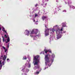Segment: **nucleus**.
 Wrapping results in <instances>:
<instances>
[{"label": "nucleus", "mask_w": 75, "mask_h": 75, "mask_svg": "<svg viewBox=\"0 0 75 75\" xmlns=\"http://www.w3.org/2000/svg\"><path fill=\"white\" fill-rule=\"evenodd\" d=\"M52 32H50V34H52Z\"/></svg>", "instance_id": "51"}, {"label": "nucleus", "mask_w": 75, "mask_h": 75, "mask_svg": "<svg viewBox=\"0 0 75 75\" xmlns=\"http://www.w3.org/2000/svg\"><path fill=\"white\" fill-rule=\"evenodd\" d=\"M4 37H5V38H7V35H5Z\"/></svg>", "instance_id": "24"}, {"label": "nucleus", "mask_w": 75, "mask_h": 75, "mask_svg": "<svg viewBox=\"0 0 75 75\" xmlns=\"http://www.w3.org/2000/svg\"><path fill=\"white\" fill-rule=\"evenodd\" d=\"M52 58H51V60L52 61V63L54 61V58L55 57V55L54 54H52Z\"/></svg>", "instance_id": "4"}, {"label": "nucleus", "mask_w": 75, "mask_h": 75, "mask_svg": "<svg viewBox=\"0 0 75 75\" xmlns=\"http://www.w3.org/2000/svg\"><path fill=\"white\" fill-rule=\"evenodd\" d=\"M0 40H1V38H0Z\"/></svg>", "instance_id": "54"}, {"label": "nucleus", "mask_w": 75, "mask_h": 75, "mask_svg": "<svg viewBox=\"0 0 75 75\" xmlns=\"http://www.w3.org/2000/svg\"><path fill=\"white\" fill-rule=\"evenodd\" d=\"M33 40H35V39L34 38Z\"/></svg>", "instance_id": "46"}, {"label": "nucleus", "mask_w": 75, "mask_h": 75, "mask_svg": "<svg viewBox=\"0 0 75 75\" xmlns=\"http://www.w3.org/2000/svg\"><path fill=\"white\" fill-rule=\"evenodd\" d=\"M25 33H26V35H29V34H30V31L28 30H25Z\"/></svg>", "instance_id": "6"}, {"label": "nucleus", "mask_w": 75, "mask_h": 75, "mask_svg": "<svg viewBox=\"0 0 75 75\" xmlns=\"http://www.w3.org/2000/svg\"><path fill=\"white\" fill-rule=\"evenodd\" d=\"M30 67H31V64H30L29 65V66L28 67V68H30Z\"/></svg>", "instance_id": "25"}, {"label": "nucleus", "mask_w": 75, "mask_h": 75, "mask_svg": "<svg viewBox=\"0 0 75 75\" xmlns=\"http://www.w3.org/2000/svg\"><path fill=\"white\" fill-rule=\"evenodd\" d=\"M34 33H34V29H33L32 30L31 33H30V37H33V36L31 35V34H34Z\"/></svg>", "instance_id": "7"}, {"label": "nucleus", "mask_w": 75, "mask_h": 75, "mask_svg": "<svg viewBox=\"0 0 75 75\" xmlns=\"http://www.w3.org/2000/svg\"><path fill=\"white\" fill-rule=\"evenodd\" d=\"M57 38V39H58V38Z\"/></svg>", "instance_id": "53"}, {"label": "nucleus", "mask_w": 75, "mask_h": 75, "mask_svg": "<svg viewBox=\"0 0 75 75\" xmlns=\"http://www.w3.org/2000/svg\"><path fill=\"white\" fill-rule=\"evenodd\" d=\"M7 52V49H6L5 51V52Z\"/></svg>", "instance_id": "33"}, {"label": "nucleus", "mask_w": 75, "mask_h": 75, "mask_svg": "<svg viewBox=\"0 0 75 75\" xmlns=\"http://www.w3.org/2000/svg\"><path fill=\"white\" fill-rule=\"evenodd\" d=\"M56 33L58 35V34H59V33H60V29L59 28H57L56 31Z\"/></svg>", "instance_id": "5"}, {"label": "nucleus", "mask_w": 75, "mask_h": 75, "mask_svg": "<svg viewBox=\"0 0 75 75\" xmlns=\"http://www.w3.org/2000/svg\"><path fill=\"white\" fill-rule=\"evenodd\" d=\"M2 64H3V65H4V62H2Z\"/></svg>", "instance_id": "31"}, {"label": "nucleus", "mask_w": 75, "mask_h": 75, "mask_svg": "<svg viewBox=\"0 0 75 75\" xmlns=\"http://www.w3.org/2000/svg\"><path fill=\"white\" fill-rule=\"evenodd\" d=\"M1 61H0V65H1Z\"/></svg>", "instance_id": "32"}, {"label": "nucleus", "mask_w": 75, "mask_h": 75, "mask_svg": "<svg viewBox=\"0 0 75 75\" xmlns=\"http://www.w3.org/2000/svg\"><path fill=\"white\" fill-rule=\"evenodd\" d=\"M2 48L4 49V50H5L6 49V48H5V47H4V46L2 47Z\"/></svg>", "instance_id": "28"}, {"label": "nucleus", "mask_w": 75, "mask_h": 75, "mask_svg": "<svg viewBox=\"0 0 75 75\" xmlns=\"http://www.w3.org/2000/svg\"><path fill=\"white\" fill-rule=\"evenodd\" d=\"M6 40L7 41L6 42V43H7L8 42H10V38H9V37H8Z\"/></svg>", "instance_id": "9"}, {"label": "nucleus", "mask_w": 75, "mask_h": 75, "mask_svg": "<svg viewBox=\"0 0 75 75\" xmlns=\"http://www.w3.org/2000/svg\"><path fill=\"white\" fill-rule=\"evenodd\" d=\"M38 32V30L37 29H36V31L35 32V34H37Z\"/></svg>", "instance_id": "11"}, {"label": "nucleus", "mask_w": 75, "mask_h": 75, "mask_svg": "<svg viewBox=\"0 0 75 75\" xmlns=\"http://www.w3.org/2000/svg\"><path fill=\"white\" fill-rule=\"evenodd\" d=\"M0 42H1V40H0Z\"/></svg>", "instance_id": "52"}, {"label": "nucleus", "mask_w": 75, "mask_h": 75, "mask_svg": "<svg viewBox=\"0 0 75 75\" xmlns=\"http://www.w3.org/2000/svg\"><path fill=\"white\" fill-rule=\"evenodd\" d=\"M51 31V29H45V36H47L49 35V30Z\"/></svg>", "instance_id": "1"}, {"label": "nucleus", "mask_w": 75, "mask_h": 75, "mask_svg": "<svg viewBox=\"0 0 75 75\" xmlns=\"http://www.w3.org/2000/svg\"><path fill=\"white\" fill-rule=\"evenodd\" d=\"M63 12H67V11L66 10H64L63 11Z\"/></svg>", "instance_id": "27"}, {"label": "nucleus", "mask_w": 75, "mask_h": 75, "mask_svg": "<svg viewBox=\"0 0 75 75\" xmlns=\"http://www.w3.org/2000/svg\"><path fill=\"white\" fill-rule=\"evenodd\" d=\"M45 69H46V68H45Z\"/></svg>", "instance_id": "59"}, {"label": "nucleus", "mask_w": 75, "mask_h": 75, "mask_svg": "<svg viewBox=\"0 0 75 75\" xmlns=\"http://www.w3.org/2000/svg\"><path fill=\"white\" fill-rule=\"evenodd\" d=\"M3 56L2 55H1V58H3Z\"/></svg>", "instance_id": "34"}, {"label": "nucleus", "mask_w": 75, "mask_h": 75, "mask_svg": "<svg viewBox=\"0 0 75 75\" xmlns=\"http://www.w3.org/2000/svg\"><path fill=\"white\" fill-rule=\"evenodd\" d=\"M47 18V16H42V18L43 21L45 20V19H46Z\"/></svg>", "instance_id": "8"}, {"label": "nucleus", "mask_w": 75, "mask_h": 75, "mask_svg": "<svg viewBox=\"0 0 75 75\" xmlns=\"http://www.w3.org/2000/svg\"><path fill=\"white\" fill-rule=\"evenodd\" d=\"M55 31V29H52V31L53 32V33H54V31Z\"/></svg>", "instance_id": "23"}, {"label": "nucleus", "mask_w": 75, "mask_h": 75, "mask_svg": "<svg viewBox=\"0 0 75 75\" xmlns=\"http://www.w3.org/2000/svg\"><path fill=\"white\" fill-rule=\"evenodd\" d=\"M48 52H50V53H52V52L51 50H48Z\"/></svg>", "instance_id": "16"}, {"label": "nucleus", "mask_w": 75, "mask_h": 75, "mask_svg": "<svg viewBox=\"0 0 75 75\" xmlns=\"http://www.w3.org/2000/svg\"><path fill=\"white\" fill-rule=\"evenodd\" d=\"M33 22H35V20H33Z\"/></svg>", "instance_id": "38"}, {"label": "nucleus", "mask_w": 75, "mask_h": 75, "mask_svg": "<svg viewBox=\"0 0 75 75\" xmlns=\"http://www.w3.org/2000/svg\"><path fill=\"white\" fill-rule=\"evenodd\" d=\"M6 55H4V57L3 58V60H4V61H6Z\"/></svg>", "instance_id": "13"}, {"label": "nucleus", "mask_w": 75, "mask_h": 75, "mask_svg": "<svg viewBox=\"0 0 75 75\" xmlns=\"http://www.w3.org/2000/svg\"><path fill=\"white\" fill-rule=\"evenodd\" d=\"M27 57H25H25H23V59H25L26 60L27 59Z\"/></svg>", "instance_id": "17"}, {"label": "nucleus", "mask_w": 75, "mask_h": 75, "mask_svg": "<svg viewBox=\"0 0 75 75\" xmlns=\"http://www.w3.org/2000/svg\"><path fill=\"white\" fill-rule=\"evenodd\" d=\"M72 7L73 8H74V9L75 8V7H74V6H73Z\"/></svg>", "instance_id": "35"}, {"label": "nucleus", "mask_w": 75, "mask_h": 75, "mask_svg": "<svg viewBox=\"0 0 75 75\" xmlns=\"http://www.w3.org/2000/svg\"><path fill=\"white\" fill-rule=\"evenodd\" d=\"M70 8H71V6H70Z\"/></svg>", "instance_id": "45"}, {"label": "nucleus", "mask_w": 75, "mask_h": 75, "mask_svg": "<svg viewBox=\"0 0 75 75\" xmlns=\"http://www.w3.org/2000/svg\"><path fill=\"white\" fill-rule=\"evenodd\" d=\"M55 27H58V25H55Z\"/></svg>", "instance_id": "44"}, {"label": "nucleus", "mask_w": 75, "mask_h": 75, "mask_svg": "<svg viewBox=\"0 0 75 75\" xmlns=\"http://www.w3.org/2000/svg\"><path fill=\"white\" fill-rule=\"evenodd\" d=\"M8 60H9V59H7V61H8Z\"/></svg>", "instance_id": "39"}, {"label": "nucleus", "mask_w": 75, "mask_h": 75, "mask_svg": "<svg viewBox=\"0 0 75 75\" xmlns=\"http://www.w3.org/2000/svg\"><path fill=\"white\" fill-rule=\"evenodd\" d=\"M26 72H28L29 71H30V70L27 69H26Z\"/></svg>", "instance_id": "18"}, {"label": "nucleus", "mask_w": 75, "mask_h": 75, "mask_svg": "<svg viewBox=\"0 0 75 75\" xmlns=\"http://www.w3.org/2000/svg\"><path fill=\"white\" fill-rule=\"evenodd\" d=\"M62 7V6H59V7Z\"/></svg>", "instance_id": "36"}, {"label": "nucleus", "mask_w": 75, "mask_h": 75, "mask_svg": "<svg viewBox=\"0 0 75 75\" xmlns=\"http://www.w3.org/2000/svg\"><path fill=\"white\" fill-rule=\"evenodd\" d=\"M5 41H6V40H5Z\"/></svg>", "instance_id": "58"}, {"label": "nucleus", "mask_w": 75, "mask_h": 75, "mask_svg": "<svg viewBox=\"0 0 75 75\" xmlns=\"http://www.w3.org/2000/svg\"><path fill=\"white\" fill-rule=\"evenodd\" d=\"M44 51H45V53H46V54H47V52H48V50H46L45 49L44 50Z\"/></svg>", "instance_id": "14"}, {"label": "nucleus", "mask_w": 75, "mask_h": 75, "mask_svg": "<svg viewBox=\"0 0 75 75\" xmlns=\"http://www.w3.org/2000/svg\"><path fill=\"white\" fill-rule=\"evenodd\" d=\"M45 27H46V28H47V26L46 25H45Z\"/></svg>", "instance_id": "49"}, {"label": "nucleus", "mask_w": 75, "mask_h": 75, "mask_svg": "<svg viewBox=\"0 0 75 75\" xmlns=\"http://www.w3.org/2000/svg\"><path fill=\"white\" fill-rule=\"evenodd\" d=\"M40 74V72L39 71H37L36 72V74Z\"/></svg>", "instance_id": "22"}, {"label": "nucleus", "mask_w": 75, "mask_h": 75, "mask_svg": "<svg viewBox=\"0 0 75 75\" xmlns=\"http://www.w3.org/2000/svg\"><path fill=\"white\" fill-rule=\"evenodd\" d=\"M47 3H46L45 4V6H46V5H47Z\"/></svg>", "instance_id": "42"}, {"label": "nucleus", "mask_w": 75, "mask_h": 75, "mask_svg": "<svg viewBox=\"0 0 75 75\" xmlns=\"http://www.w3.org/2000/svg\"><path fill=\"white\" fill-rule=\"evenodd\" d=\"M2 38H3V42H4V37L2 36Z\"/></svg>", "instance_id": "20"}, {"label": "nucleus", "mask_w": 75, "mask_h": 75, "mask_svg": "<svg viewBox=\"0 0 75 75\" xmlns=\"http://www.w3.org/2000/svg\"><path fill=\"white\" fill-rule=\"evenodd\" d=\"M38 65V62H37V61H36L34 64V65Z\"/></svg>", "instance_id": "10"}, {"label": "nucleus", "mask_w": 75, "mask_h": 75, "mask_svg": "<svg viewBox=\"0 0 75 75\" xmlns=\"http://www.w3.org/2000/svg\"><path fill=\"white\" fill-rule=\"evenodd\" d=\"M2 66H3V65H1V67H2Z\"/></svg>", "instance_id": "48"}, {"label": "nucleus", "mask_w": 75, "mask_h": 75, "mask_svg": "<svg viewBox=\"0 0 75 75\" xmlns=\"http://www.w3.org/2000/svg\"><path fill=\"white\" fill-rule=\"evenodd\" d=\"M40 58V56H36L34 57L33 59L35 61H38V59Z\"/></svg>", "instance_id": "3"}, {"label": "nucleus", "mask_w": 75, "mask_h": 75, "mask_svg": "<svg viewBox=\"0 0 75 75\" xmlns=\"http://www.w3.org/2000/svg\"><path fill=\"white\" fill-rule=\"evenodd\" d=\"M2 31H5L6 33V34H7V32H6V30H2Z\"/></svg>", "instance_id": "26"}, {"label": "nucleus", "mask_w": 75, "mask_h": 75, "mask_svg": "<svg viewBox=\"0 0 75 75\" xmlns=\"http://www.w3.org/2000/svg\"><path fill=\"white\" fill-rule=\"evenodd\" d=\"M63 29H64V28L63 27H62L61 29H60V31H63Z\"/></svg>", "instance_id": "19"}, {"label": "nucleus", "mask_w": 75, "mask_h": 75, "mask_svg": "<svg viewBox=\"0 0 75 75\" xmlns=\"http://www.w3.org/2000/svg\"><path fill=\"white\" fill-rule=\"evenodd\" d=\"M37 16H38V15H37V14H35V17H37Z\"/></svg>", "instance_id": "30"}, {"label": "nucleus", "mask_w": 75, "mask_h": 75, "mask_svg": "<svg viewBox=\"0 0 75 75\" xmlns=\"http://www.w3.org/2000/svg\"><path fill=\"white\" fill-rule=\"evenodd\" d=\"M37 6H38V4H36V5H35V6L36 7Z\"/></svg>", "instance_id": "29"}, {"label": "nucleus", "mask_w": 75, "mask_h": 75, "mask_svg": "<svg viewBox=\"0 0 75 75\" xmlns=\"http://www.w3.org/2000/svg\"><path fill=\"white\" fill-rule=\"evenodd\" d=\"M1 30V27L0 28V31Z\"/></svg>", "instance_id": "40"}, {"label": "nucleus", "mask_w": 75, "mask_h": 75, "mask_svg": "<svg viewBox=\"0 0 75 75\" xmlns=\"http://www.w3.org/2000/svg\"><path fill=\"white\" fill-rule=\"evenodd\" d=\"M34 69L35 70H36L37 69V66H35L34 68Z\"/></svg>", "instance_id": "21"}, {"label": "nucleus", "mask_w": 75, "mask_h": 75, "mask_svg": "<svg viewBox=\"0 0 75 75\" xmlns=\"http://www.w3.org/2000/svg\"><path fill=\"white\" fill-rule=\"evenodd\" d=\"M66 31H64L63 32L64 33H66Z\"/></svg>", "instance_id": "43"}, {"label": "nucleus", "mask_w": 75, "mask_h": 75, "mask_svg": "<svg viewBox=\"0 0 75 75\" xmlns=\"http://www.w3.org/2000/svg\"><path fill=\"white\" fill-rule=\"evenodd\" d=\"M50 66H51V65H50V66H49V67H50Z\"/></svg>", "instance_id": "55"}, {"label": "nucleus", "mask_w": 75, "mask_h": 75, "mask_svg": "<svg viewBox=\"0 0 75 75\" xmlns=\"http://www.w3.org/2000/svg\"><path fill=\"white\" fill-rule=\"evenodd\" d=\"M37 66H36V68H37V69H39V68H40V65H37Z\"/></svg>", "instance_id": "15"}, {"label": "nucleus", "mask_w": 75, "mask_h": 75, "mask_svg": "<svg viewBox=\"0 0 75 75\" xmlns=\"http://www.w3.org/2000/svg\"><path fill=\"white\" fill-rule=\"evenodd\" d=\"M8 48H9V45H8Z\"/></svg>", "instance_id": "37"}, {"label": "nucleus", "mask_w": 75, "mask_h": 75, "mask_svg": "<svg viewBox=\"0 0 75 75\" xmlns=\"http://www.w3.org/2000/svg\"><path fill=\"white\" fill-rule=\"evenodd\" d=\"M62 24L63 25H62V27H66V25H64V24H65V23H62Z\"/></svg>", "instance_id": "12"}, {"label": "nucleus", "mask_w": 75, "mask_h": 75, "mask_svg": "<svg viewBox=\"0 0 75 75\" xmlns=\"http://www.w3.org/2000/svg\"><path fill=\"white\" fill-rule=\"evenodd\" d=\"M45 61H46L47 62H50V58L48 57V55H45Z\"/></svg>", "instance_id": "2"}, {"label": "nucleus", "mask_w": 75, "mask_h": 75, "mask_svg": "<svg viewBox=\"0 0 75 75\" xmlns=\"http://www.w3.org/2000/svg\"><path fill=\"white\" fill-rule=\"evenodd\" d=\"M2 58V57H0V59H1Z\"/></svg>", "instance_id": "41"}, {"label": "nucleus", "mask_w": 75, "mask_h": 75, "mask_svg": "<svg viewBox=\"0 0 75 75\" xmlns=\"http://www.w3.org/2000/svg\"><path fill=\"white\" fill-rule=\"evenodd\" d=\"M35 37H36V36H35Z\"/></svg>", "instance_id": "57"}, {"label": "nucleus", "mask_w": 75, "mask_h": 75, "mask_svg": "<svg viewBox=\"0 0 75 75\" xmlns=\"http://www.w3.org/2000/svg\"><path fill=\"white\" fill-rule=\"evenodd\" d=\"M48 0H47V1H48Z\"/></svg>", "instance_id": "56"}, {"label": "nucleus", "mask_w": 75, "mask_h": 75, "mask_svg": "<svg viewBox=\"0 0 75 75\" xmlns=\"http://www.w3.org/2000/svg\"><path fill=\"white\" fill-rule=\"evenodd\" d=\"M41 6H43V4H41Z\"/></svg>", "instance_id": "47"}, {"label": "nucleus", "mask_w": 75, "mask_h": 75, "mask_svg": "<svg viewBox=\"0 0 75 75\" xmlns=\"http://www.w3.org/2000/svg\"><path fill=\"white\" fill-rule=\"evenodd\" d=\"M3 29H4V27H3Z\"/></svg>", "instance_id": "50"}]
</instances>
